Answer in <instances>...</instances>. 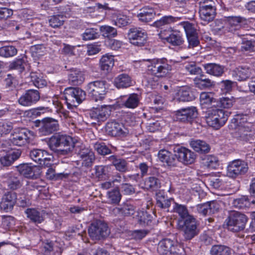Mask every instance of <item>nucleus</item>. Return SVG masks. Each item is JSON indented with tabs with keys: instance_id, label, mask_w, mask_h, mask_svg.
<instances>
[{
	"instance_id": "obj_54",
	"label": "nucleus",
	"mask_w": 255,
	"mask_h": 255,
	"mask_svg": "<svg viewBox=\"0 0 255 255\" xmlns=\"http://www.w3.org/2000/svg\"><path fill=\"white\" fill-rule=\"evenodd\" d=\"M31 80L35 86L38 88H42L47 85V81L40 75L38 76L33 73L31 75Z\"/></svg>"
},
{
	"instance_id": "obj_11",
	"label": "nucleus",
	"mask_w": 255,
	"mask_h": 255,
	"mask_svg": "<svg viewBox=\"0 0 255 255\" xmlns=\"http://www.w3.org/2000/svg\"><path fill=\"white\" fill-rule=\"evenodd\" d=\"M89 234L93 240H100L109 234L107 225L102 221H97L93 223L88 230Z\"/></svg>"
},
{
	"instance_id": "obj_41",
	"label": "nucleus",
	"mask_w": 255,
	"mask_h": 255,
	"mask_svg": "<svg viewBox=\"0 0 255 255\" xmlns=\"http://www.w3.org/2000/svg\"><path fill=\"white\" fill-rule=\"evenodd\" d=\"M194 83L196 87L201 90L209 89L215 85V82L209 79L198 77L194 78Z\"/></svg>"
},
{
	"instance_id": "obj_44",
	"label": "nucleus",
	"mask_w": 255,
	"mask_h": 255,
	"mask_svg": "<svg viewBox=\"0 0 255 255\" xmlns=\"http://www.w3.org/2000/svg\"><path fill=\"white\" fill-rule=\"evenodd\" d=\"M214 94L209 92H202L200 95V103L202 108H206L214 102Z\"/></svg>"
},
{
	"instance_id": "obj_51",
	"label": "nucleus",
	"mask_w": 255,
	"mask_h": 255,
	"mask_svg": "<svg viewBox=\"0 0 255 255\" xmlns=\"http://www.w3.org/2000/svg\"><path fill=\"white\" fill-rule=\"evenodd\" d=\"M98 36V30L95 28H87L82 34L83 39L84 40L94 39Z\"/></svg>"
},
{
	"instance_id": "obj_28",
	"label": "nucleus",
	"mask_w": 255,
	"mask_h": 255,
	"mask_svg": "<svg viewBox=\"0 0 255 255\" xmlns=\"http://www.w3.org/2000/svg\"><path fill=\"white\" fill-rule=\"evenodd\" d=\"M175 98L179 101L188 102L194 100L195 97L191 91L190 88L182 87L177 90Z\"/></svg>"
},
{
	"instance_id": "obj_14",
	"label": "nucleus",
	"mask_w": 255,
	"mask_h": 255,
	"mask_svg": "<svg viewBox=\"0 0 255 255\" xmlns=\"http://www.w3.org/2000/svg\"><path fill=\"white\" fill-rule=\"evenodd\" d=\"M39 133L41 135H47L58 129L59 124L54 119L46 118L39 122Z\"/></svg>"
},
{
	"instance_id": "obj_30",
	"label": "nucleus",
	"mask_w": 255,
	"mask_h": 255,
	"mask_svg": "<svg viewBox=\"0 0 255 255\" xmlns=\"http://www.w3.org/2000/svg\"><path fill=\"white\" fill-rule=\"evenodd\" d=\"M173 210V212L178 214L180 217L178 220V224L181 221L187 220H189V219L194 217L193 216L189 214L187 208L185 205L174 203Z\"/></svg>"
},
{
	"instance_id": "obj_20",
	"label": "nucleus",
	"mask_w": 255,
	"mask_h": 255,
	"mask_svg": "<svg viewBox=\"0 0 255 255\" xmlns=\"http://www.w3.org/2000/svg\"><path fill=\"white\" fill-rule=\"evenodd\" d=\"M17 170L20 174L28 178H34L39 174L38 167L31 164H20L17 166Z\"/></svg>"
},
{
	"instance_id": "obj_48",
	"label": "nucleus",
	"mask_w": 255,
	"mask_h": 255,
	"mask_svg": "<svg viewBox=\"0 0 255 255\" xmlns=\"http://www.w3.org/2000/svg\"><path fill=\"white\" fill-rule=\"evenodd\" d=\"M110 159L117 170L120 172H126L128 170L127 163L124 159H117L113 155L110 156Z\"/></svg>"
},
{
	"instance_id": "obj_16",
	"label": "nucleus",
	"mask_w": 255,
	"mask_h": 255,
	"mask_svg": "<svg viewBox=\"0 0 255 255\" xmlns=\"http://www.w3.org/2000/svg\"><path fill=\"white\" fill-rule=\"evenodd\" d=\"M37 90L30 89L25 91L18 99L19 104L23 107H29L36 104L40 99Z\"/></svg>"
},
{
	"instance_id": "obj_7",
	"label": "nucleus",
	"mask_w": 255,
	"mask_h": 255,
	"mask_svg": "<svg viewBox=\"0 0 255 255\" xmlns=\"http://www.w3.org/2000/svg\"><path fill=\"white\" fill-rule=\"evenodd\" d=\"M248 220V217L245 214L240 212L231 211L226 220L227 228L233 232L242 231L245 228Z\"/></svg>"
},
{
	"instance_id": "obj_34",
	"label": "nucleus",
	"mask_w": 255,
	"mask_h": 255,
	"mask_svg": "<svg viewBox=\"0 0 255 255\" xmlns=\"http://www.w3.org/2000/svg\"><path fill=\"white\" fill-rule=\"evenodd\" d=\"M7 178L6 183L9 189L15 190L21 186V179L16 173H9L4 175Z\"/></svg>"
},
{
	"instance_id": "obj_9",
	"label": "nucleus",
	"mask_w": 255,
	"mask_h": 255,
	"mask_svg": "<svg viewBox=\"0 0 255 255\" xmlns=\"http://www.w3.org/2000/svg\"><path fill=\"white\" fill-rule=\"evenodd\" d=\"M183 248L177 241L169 239H164L158 244V253L163 255H177L181 254Z\"/></svg>"
},
{
	"instance_id": "obj_36",
	"label": "nucleus",
	"mask_w": 255,
	"mask_h": 255,
	"mask_svg": "<svg viewBox=\"0 0 255 255\" xmlns=\"http://www.w3.org/2000/svg\"><path fill=\"white\" fill-rule=\"evenodd\" d=\"M156 199L157 207L168 211L172 201V198H168L163 191H159L156 194Z\"/></svg>"
},
{
	"instance_id": "obj_22",
	"label": "nucleus",
	"mask_w": 255,
	"mask_h": 255,
	"mask_svg": "<svg viewBox=\"0 0 255 255\" xmlns=\"http://www.w3.org/2000/svg\"><path fill=\"white\" fill-rule=\"evenodd\" d=\"M140 99V96L135 93L124 96L122 98V105L128 109H135L138 106Z\"/></svg>"
},
{
	"instance_id": "obj_61",
	"label": "nucleus",
	"mask_w": 255,
	"mask_h": 255,
	"mask_svg": "<svg viewBox=\"0 0 255 255\" xmlns=\"http://www.w3.org/2000/svg\"><path fill=\"white\" fill-rule=\"evenodd\" d=\"M129 23V19L125 15H120L117 19L114 20V24L116 26L122 27H124L128 24Z\"/></svg>"
},
{
	"instance_id": "obj_3",
	"label": "nucleus",
	"mask_w": 255,
	"mask_h": 255,
	"mask_svg": "<svg viewBox=\"0 0 255 255\" xmlns=\"http://www.w3.org/2000/svg\"><path fill=\"white\" fill-rule=\"evenodd\" d=\"M230 127L238 130L240 140L250 142L255 140V124L249 116L244 114L236 115L232 120Z\"/></svg>"
},
{
	"instance_id": "obj_38",
	"label": "nucleus",
	"mask_w": 255,
	"mask_h": 255,
	"mask_svg": "<svg viewBox=\"0 0 255 255\" xmlns=\"http://www.w3.org/2000/svg\"><path fill=\"white\" fill-rule=\"evenodd\" d=\"M190 145L195 151L200 153L208 152L210 150L209 144L201 140H191Z\"/></svg>"
},
{
	"instance_id": "obj_58",
	"label": "nucleus",
	"mask_w": 255,
	"mask_h": 255,
	"mask_svg": "<svg viewBox=\"0 0 255 255\" xmlns=\"http://www.w3.org/2000/svg\"><path fill=\"white\" fill-rule=\"evenodd\" d=\"M179 24L181 25L186 33V36L196 34V30L193 25L188 21H181Z\"/></svg>"
},
{
	"instance_id": "obj_21",
	"label": "nucleus",
	"mask_w": 255,
	"mask_h": 255,
	"mask_svg": "<svg viewBox=\"0 0 255 255\" xmlns=\"http://www.w3.org/2000/svg\"><path fill=\"white\" fill-rule=\"evenodd\" d=\"M16 195L14 192H8L3 196L0 203V208L5 212L11 211L16 201Z\"/></svg>"
},
{
	"instance_id": "obj_37",
	"label": "nucleus",
	"mask_w": 255,
	"mask_h": 255,
	"mask_svg": "<svg viewBox=\"0 0 255 255\" xmlns=\"http://www.w3.org/2000/svg\"><path fill=\"white\" fill-rule=\"evenodd\" d=\"M206 72L209 74L219 77L224 73V67L216 63H207L203 65Z\"/></svg>"
},
{
	"instance_id": "obj_50",
	"label": "nucleus",
	"mask_w": 255,
	"mask_h": 255,
	"mask_svg": "<svg viewBox=\"0 0 255 255\" xmlns=\"http://www.w3.org/2000/svg\"><path fill=\"white\" fill-rule=\"evenodd\" d=\"M234 207L238 209H245L250 205L248 198L246 196H242L240 198L235 199L232 202Z\"/></svg>"
},
{
	"instance_id": "obj_63",
	"label": "nucleus",
	"mask_w": 255,
	"mask_h": 255,
	"mask_svg": "<svg viewBox=\"0 0 255 255\" xmlns=\"http://www.w3.org/2000/svg\"><path fill=\"white\" fill-rule=\"evenodd\" d=\"M31 50L33 55L37 57H40L43 55L46 52V49L42 45L33 46L31 48Z\"/></svg>"
},
{
	"instance_id": "obj_26",
	"label": "nucleus",
	"mask_w": 255,
	"mask_h": 255,
	"mask_svg": "<svg viewBox=\"0 0 255 255\" xmlns=\"http://www.w3.org/2000/svg\"><path fill=\"white\" fill-rule=\"evenodd\" d=\"M85 80L83 72L76 69H71L68 74V80L71 85H78L82 84Z\"/></svg>"
},
{
	"instance_id": "obj_46",
	"label": "nucleus",
	"mask_w": 255,
	"mask_h": 255,
	"mask_svg": "<svg viewBox=\"0 0 255 255\" xmlns=\"http://www.w3.org/2000/svg\"><path fill=\"white\" fill-rule=\"evenodd\" d=\"M29 156L31 159L38 163L40 161L45 159L46 156H48V154L44 150L34 149L30 151Z\"/></svg>"
},
{
	"instance_id": "obj_40",
	"label": "nucleus",
	"mask_w": 255,
	"mask_h": 255,
	"mask_svg": "<svg viewBox=\"0 0 255 255\" xmlns=\"http://www.w3.org/2000/svg\"><path fill=\"white\" fill-rule=\"evenodd\" d=\"M114 65V56L106 54L103 55L100 60V65L103 70L108 71Z\"/></svg>"
},
{
	"instance_id": "obj_29",
	"label": "nucleus",
	"mask_w": 255,
	"mask_h": 255,
	"mask_svg": "<svg viewBox=\"0 0 255 255\" xmlns=\"http://www.w3.org/2000/svg\"><path fill=\"white\" fill-rule=\"evenodd\" d=\"M155 14V10L153 8L147 6L140 9L137 16L140 21L148 22L154 18Z\"/></svg>"
},
{
	"instance_id": "obj_13",
	"label": "nucleus",
	"mask_w": 255,
	"mask_h": 255,
	"mask_svg": "<svg viewBox=\"0 0 255 255\" xmlns=\"http://www.w3.org/2000/svg\"><path fill=\"white\" fill-rule=\"evenodd\" d=\"M248 170V166L245 161L236 159L228 164L227 174L230 177L235 178L239 175L246 173Z\"/></svg>"
},
{
	"instance_id": "obj_35",
	"label": "nucleus",
	"mask_w": 255,
	"mask_h": 255,
	"mask_svg": "<svg viewBox=\"0 0 255 255\" xmlns=\"http://www.w3.org/2000/svg\"><path fill=\"white\" fill-rule=\"evenodd\" d=\"M136 209L135 206L130 202L124 203L123 207L120 208L116 207L113 209L114 214L117 215L121 213L125 216H132L135 212Z\"/></svg>"
},
{
	"instance_id": "obj_17",
	"label": "nucleus",
	"mask_w": 255,
	"mask_h": 255,
	"mask_svg": "<svg viewBox=\"0 0 255 255\" xmlns=\"http://www.w3.org/2000/svg\"><path fill=\"white\" fill-rule=\"evenodd\" d=\"M198 116V112L196 107H189L182 108L176 112V120L181 122L191 123Z\"/></svg>"
},
{
	"instance_id": "obj_64",
	"label": "nucleus",
	"mask_w": 255,
	"mask_h": 255,
	"mask_svg": "<svg viewBox=\"0 0 255 255\" xmlns=\"http://www.w3.org/2000/svg\"><path fill=\"white\" fill-rule=\"evenodd\" d=\"M185 69L191 75H200L202 73V69L194 64L186 65Z\"/></svg>"
},
{
	"instance_id": "obj_56",
	"label": "nucleus",
	"mask_w": 255,
	"mask_h": 255,
	"mask_svg": "<svg viewBox=\"0 0 255 255\" xmlns=\"http://www.w3.org/2000/svg\"><path fill=\"white\" fill-rule=\"evenodd\" d=\"M13 128V124L9 122H0V134L6 135L9 133Z\"/></svg>"
},
{
	"instance_id": "obj_10",
	"label": "nucleus",
	"mask_w": 255,
	"mask_h": 255,
	"mask_svg": "<svg viewBox=\"0 0 255 255\" xmlns=\"http://www.w3.org/2000/svg\"><path fill=\"white\" fill-rule=\"evenodd\" d=\"M178 225L179 229L183 231V236L187 240L192 239L198 234L197 221L194 217L181 221Z\"/></svg>"
},
{
	"instance_id": "obj_42",
	"label": "nucleus",
	"mask_w": 255,
	"mask_h": 255,
	"mask_svg": "<svg viewBox=\"0 0 255 255\" xmlns=\"http://www.w3.org/2000/svg\"><path fill=\"white\" fill-rule=\"evenodd\" d=\"M231 249L224 245H214L212 246L210 253L211 255H231Z\"/></svg>"
},
{
	"instance_id": "obj_25",
	"label": "nucleus",
	"mask_w": 255,
	"mask_h": 255,
	"mask_svg": "<svg viewBox=\"0 0 255 255\" xmlns=\"http://www.w3.org/2000/svg\"><path fill=\"white\" fill-rule=\"evenodd\" d=\"M175 154L165 149H161L159 151L158 157L165 166H174L176 163Z\"/></svg>"
},
{
	"instance_id": "obj_60",
	"label": "nucleus",
	"mask_w": 255,
	"mask_h": 255,
	"mask_svg": "<svg viewBox=\"0 0 255 255\" xmlns=\"http://www.w3.org/2000/svg\"><path fill=\"white\" fill-rule=\"evenodd\" d=\"M235 102V99L233 97H223L220 99L219 105L221 108L229 109L232 107Z\"/></svg>"
},
{
	"instance_id": "obj_33",
	"label": "nucleus",
	"mask_w": 255,
	"mask_h": 255,
	"mask_svg": "<svg viewBox=\"0 0 255 255\" xmlns=\"http://www.w3.org/2000/svg\"><path fill=\"white\" fill-rule=\"evenodd\" d=\"M114 85L118 89L127 88L132 85L130 76L126 74H121L114 80Z\"/></svg>"
},
{
	"instance_id": "obj_32",
	"label": "nucleus",
	"mask_w": 255,
	"mask_h": 255,
	"mask_svg": "<svg viewBox=\"0 0 255 255\" xmlns=\"http://www.w3.org/2000/svg\"><path fill=\"white\" fill-rule=\"evenodd\" d=\"M232 75L239 81H245L251 76V70L248 67H239L233 71Z\"/></svg>"
},
{
	"instance_id": "obj_59",
	"label": "nucleus",
	"mask_w": 255,
	"mask_h": 255,
	"mask_svg": "<svg viewBox=\"0 0 255 255\" xmlns=\"http://www.w3.org/2000/svg\"><path fill=\"white\" fill-rule=\"evenodd\" d=\"M46 175L47 178L50 179H53L55 178L56 179L58 178L62 179L63 178H66L68 177L69 174L67 173H60L56 174L55 170L52 168H49L46 172Z\"/></svg>"
},
{
	"instance_id": "obj_49",
	"label": "nucleus",
	"mask_w": 255,
	"mask_h": 255,
	"mask_svg": "<svg viewBox=\"0 0 255 255\" xmlns=\"http://www.w3.org/2000/svg\"><path fill=\"white\" fill-rule=\"evenodd\" d=\"M102 35L105 37H115L117 35V29L109 25H102L100 28Z\"/></svg>"
},
{
	"instance_id": "obj_1",
	"label": "nucleus",
	"mask_w": 255,
	"mask_h": 255,
	"mask_svg": "<svg viewBox=\"0 0 255 255\" xmlns=\"http://www.w3.org/2000/svg\"><path fill=\"white\" fill-rule=\"evenodd\" d=\"M81 144L77 139L63 134L53 135L48 142L49 148L52 150L57 152L59 155H68L75 149L76 151L78 152L79 157L82 159L92 151L86 147H83L79 150Z\"/></svg>"
},
{
	"instance_id": "obj_39",
	"label": "nucleus",
	"mask_w": 255,
	"mask_h": 255,
	"mask_svg": "<svg viewBox=\"0 0 255 255\" xmlns=\"http://www.w3.org/2000/svg\"><path fill=\"white\" fill-rule=\"evenodd\" d=\"M215 8H206L204 6H202L201 8H199V15L200 18L205 22H209L212 21L215 18Z\"/></svg>"
},
{
	"instance_id": "obj_18",
	"label": "nucleus",
	"mask_w": 255,
	"mask_h": 255,
	"mask_svg": "<svg viewBox=\"0 0 255 255\" xmlns=\"http://www.w3.org/2000/svg\"><path fill=\"white\" fill-rule=\"evenodd\" d=\"M111 107L110 106L104 105L94 108L90 113L91 119L97 122L105 121L110 116Z\"/></svg>"
},
{
	"instance_id": "obj_27",
	"label": "nucleus",
	"mask_w": 255,
	"mask_h": 255,
	"mask_svg": "<svg viewBox=\"0 0 255 255\" xmlns=\"http://www.w3.org/2000/svg\"><path fill=\"white\" fill-rule=\"evenodd\" d=\"M125 128L122 124L116 122L108 123L106 126L107 132L112 136H119L126 133Z\"/></svg>"
},
{
	"instance_id": "obj_6",
	"label": "nucleus",
	"mask_w": 255,
	"mask_h": 255,
	"mask_svg": "<svg viewBox=\"0 0 255 255\" xmlns=\"http://www.w3.org/2000/svg\"><path fill=\"white\" fill-rule=\"evenodd\" d=\"M228 116V112L214 108L207 111L205 119L209 126L217 129L225 125Z\"/></svg>"
},
{
	"instance_id": "obj_62",
	"label": "nucleus",
	"mask_w": 255,
	"mask_h": 255,
	"mask_svg": "<svg viewBox=\"0 0 255 255\" xmlns=\"http://www.w3.org/2000/svg\"><path fill=\"white\" fill-rule=\"evenodd\" d=\"M105 43L108 47L114 50H118L123 45L122 41L115 39H109Z\"/></svg>"
},
{
	"instance_id": "obj_4",
	"label": "nucleus",
	"mask_w": 255,
	"mask_h": 255,
	"mask_svg": "<svg viewBox=\"0 0 255 255\" xmlns=\"http://www.w3.org/2000/svg\"><path fill=\"white\" fill-rule=\"evenodd\" d=\"M182 19L183 17L182 16H176L171 15H164L155 21L151 25L161 29L167 28L168 31H173L172 33L165 38V39L172 45L178 46L183 43V38L179 31H173L171 25L179 22Z\"/></svg>"
},
{
	"instance_id": "obj_47",
	"label": "nucleus",
	"mask_w": 255,
	"mask_h": 255,
	"mask_svg": "<svg viewBox=\"0 0 255 255\" xmlns=\"http://www.w3.org/2000/svg\"><path fill=\"white\" fill-rule=\"evenodd\" d=\"M17 52L16 48L12 45L4 46L0 47V56L5 58L15 56Z\"/></svg>"
},
{
	"instance_id": "obj_57",
	"label": "nucleus",
	"mask_w": 255,
	"mask_h": 255,
	"mask_svg": "<svg viewBox=\"0 0 255 255\" xmlns=\"http://www.w3.org/2000/svg\"><path fill=\"white\" fill-rule=\"evenodd\" d=\"M64 22V17L61 15L52 16L49 20L50 25L56 28L62 25Z\"/></svg>"
},
{
	"instance_id": "obj_12",
	"label": "nucleus",
	"mask_w": 255,
	"mask_h": 255,
	"mask_svg": "<svg viewBox=\"0 0 255 255\" xmlns=\"http://www.w3.org/2000/svg\"><path fill=\"white\" fill-rule=\"evenodd\" d=\"M128 38L131 44L142 46L147 41V34L146 31L141 28L133 27L128 30Z\"/></svg>"
},
{
	"instance_id": "obj_52",
	"label": "nucleus",
	"mask_w": 255,
	"mask_h": 255,
	"mask_svg": "<svg viewBox=\"0 0 255 255\" xmlns=\"http://www.w3.org/2000/svg\"><path fill=\"white\" fill-rule=\"evenodd\" d=\"M218 158L213 155H207L204 159V163L207 167L215 169L219 166Z\"/></svg>"
},
{
	"instance_id": "obj_43",
	"label": "nucleus",
	"mask_w": 255,
	"mask_h": 255,
	"mask_svg": "<svg viewBox=\"0 0 255 255\" xmlns=\"http://www.w3.org/2000/svg\"><path fill=\"white\" fill-rule=\"evenodd\" d=\"M160 186L161 183L157 178L154 176H150L145 180L143 188L147 190H155L159 188Z\"/></svg>"
},
{
	"instance_id": "obj_45",
	"label": "nucleus",
	"mask_w": 255,
	"mask_h": 255,
	"mask_svg": "<svg viewBox=\"0 0 255 255\" xmlns=\"http://www.w3.org/2000/svg\"><path fill=\"white\" fill-rule=\"evenodd\" d=\"M108 202L110 204H117L121 199L122 195L118 188H115L107 193Z\"/></svg>"
},
{
	"instance_id": "obj_55",
	"label": "nucleus",
	"mask_w": 255,
	"mask_h": 255,
	"mask_svg": "<svg viewBox=\"0 0 255 255\" xmlns=\"http://www.w3.org/2000/svg\"><path fill=\"white\" fill-rule=\"evenodd\" d=\"M94 148L101 155H107L111 153V150L104 142H96L94 145Z\"/></svg>"
},
{
	"instance_id": "obj_8",
	"label": "nucleus",
	"mask_w": 255,
	"mask_h": 255,
	"mask_svg": "<svg viewBox=\"0 0 255 255\" xmlns=\"http://www.w3.org/2000/svg\"><path fill=\"white\" fill-rule=\"evenodd\" d=\"M85 97V92L78 88H68L64 91L65 103L69 109L77 107Z\"/></svg>"
},
{
	"instance_id": "obj_15",
	"label": "nucleus",
	"mask_w": 255,
	"mask_h": 255,
	"mask_svg": "<svg viewBox=\"0 0 255 255\" xmlns=\"http://www.w3.org/2000/svg\"><path fill=\"white\" fill-rule=\"evenodd\" d=\"M175 156L179 162L184 164H190L194 162L196 154L184 147H177L174 149Z\"/></svg>"
},
{
	"instance_id": "obj_23",
	"label": "nucleus",
	"mask_w": 255,
	"mask_h": 255,
	"mask_svg": "<svg viewBox=\"0 0 255 255\" xmlns=\"http://www.w3.org/2000/svg\"><path fill=\"white\" fill-rule=\"evenodd\" d=\"M25 213L28 218L37 224L42 223L47 214L45 211L35 208H28L25 211Z\"/></svg>"
},
{
	"instance_id": "obj_5",
	"label": "nucleus",
	"mask_w": 255,
	"mask_h": 255,
	"mask_svg": "<svg viewBox=\"0 0 255 255\" xmlns=\"http://www.w3.org/2000/svg\"><path fill=\"white\" fill-rule=\"evenodd\" d=\"M108 88L106 81L96 80L90 82L86 87V91L90 99L95 102L102 101L106 97Z\"/></svg>"
},
{
	"instance_id": "obj_2",
	"label": "nucleus",
	"mask_w": 255,
	"mask_h": 255,
	"mask_svg": "<svg viewBox=\"0 0 255 255\" xmlns=\"http://www.w3.org/2000/svg\"><path fill=\"white\" fill-rule=\"evenodd\" d=\"M174 62L168 61L165 58L142 59L135 62L134 66L143 68L147 67L149 77L147 82L151 85H155L158 80L165 77L172 70Z\"/></svg>"
},
{
	"instance_id": "obj_19",
	"label": "nucleus",
	"mask_w": 255,
	"mask_h": 255,
	"mask_svg": "<svg viewBox=\"0 0 255 255\" xmlns=\"http://www.w3.org/2000/svg\"><path fill=\"white\" fill-rule=\"evenodd\" d=\"M28 134L29 132L24 130H17L11 133L9 139L13 145L19 146L25 145L29 142Z\"/></svg>"
},
{
	"instance_id": "obj_24",
	"label": "nucleus",
	"mask_w": 255,
	"mask_h": 255,
	"mask_svg": "<svg viewBox=\"0 0 255 255\" xmlns=\"http://www.w3.org/2000/svg\"><path fill=\"white\" fill-rule=\"evenodd\" d=\"M21 154L18 149H11L7 152L5 155L0 158V162L3 166H9L15 160L19 158Z\"/></svg>"
},
{
	"instance_id": "obj_53",
	"label": "nucleus",
	"mask_w": 255,
	"mask_h": 255,
	"mask_svg": "<svg viewBox=\"0 0 255 255\" xmlns=\"http://www.w3.org/2000/svg\"><path fill=\"white\" fill-rule=\"evenodd\" d=\"M137 216L138 223L142 226L148 225L151 222V217L147 212H138Z\"/></svg>"
},
{
	"instance_id": "obj_31",
	"label": "nucleus",
	"mask_w": 255,
	"mask_h": 255,
	"mask_svg": "<svg viewBox=\"0 0 255 255\" xmlns=\"http://www.w3.org/2000/svg\"><path fill=\"white\" fill-rule=\"evenodd\" d=\"M244 18L240 16H230L225 17L224 20L228 25L229 31L235 32L241 27V23L243 22Z\"/></svg>"
}]
</instances>
